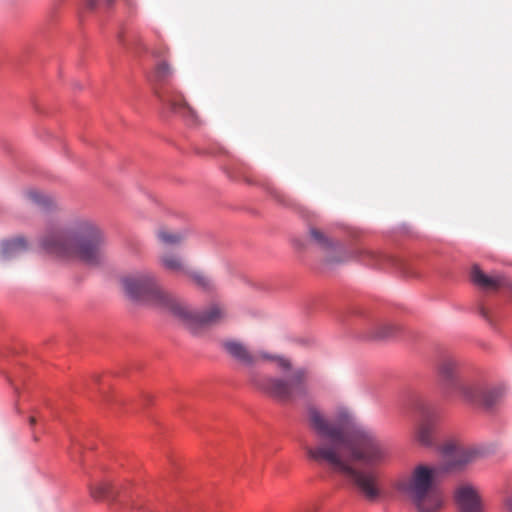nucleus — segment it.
Returning <instances> with one entry per match:
<instances>
[{"instance_id": "412c9836", "label": "nucleus", "mask_w": 512, "mask_h": 512, "mask_svg": "<svg viewBox=\"0 0 512 512\" xmlns=\"http://www.w3.org/2000/svg\"><path fill=\"white\" fill-rule=\"evenodd\" d=\"M173 70L171 66L165 62H160L155 69V77L158 81H164L167 77L171 76Z\"/></svg>"}, {"instance_id": "7ed1b4c3", "label": "nucleus", "mask_w": 512, "mask_h": 512, "mask_svg": "<svg viewBox=\"0 0 512 512\" xmlns=\"http://www.w3.org/2000/svg\"><path fill=\"white\" fill-rule=\"evenodd\" d=\"M38 248L46 253L99 256L108 252L104 229L95 220L75 216L66 223L49 222L37 237Z\"/></svg>"}, {"instance_id": "f3484780", "label": "nucleus", "mask_w": 512, "mask_h": 512, "mask_svg": "<svg viewBox=\"0 0 512 512\" xmlns=\"http://www.w3.org/2000/svg\"><path fill=\"white\" fill-rule=\"evenodd\" d=\"M369 260L366 265L381 270L403 269L406 266L404 258H369Z\"/></svg>"}, {"instance_id": "f8f14e48", "label": "nucleus", "mask_w": 512, "mask_h": 512, "mask_svg": "<svg viewBox=\"0 0 512 512\" xmlns=\"http://www.w3.org/2000/svg\"><path fill=\"white\" fill-rule=\"evenodd\" d=\"M162 266L172 272L189 277L196 285L208 289L210 279L202 272L192 269L188 264L181 261V258H164Z\"/></svg>"}, {"instance_id": "a211bd4d", "label": "nucleus", "mask_w": 512, "mask_h": 512, "mask_svg": "<svg viewBox=\"0 0 512 512\" xmlns=\"http://www.w3.org/2000/svg\"><path fill=\"white\" fill-rule=\"evenodd\" d=\"M91 496L98 501H112L116 498V493L109 483H97L90 487Z\"/></svg>"}, {"instance_id": "393cba45", "label": "nucleus", "mask_w": 512, "mask_h": 512, "mask_svg": "<svg viewBox=\"0 0 512 512\" xmlns=\"http://www.w3.org/2000/svg\"><path fill=\"white\" fill-rule=\"evenodd\" d=\"M479 314H480V315H481L485 320H487V321H489V322L491 321V320H490V316H489V312H488V310H487L485 307H483V306L479 307Z\"/></svg>"}, {"instance_id": "9b49d317", "label": "nucleus", "mask_w": 512, "mask_h": 512, "mask_svg": "<svg viewBox=\"0 0 512 512\" xmlns=\"http://www.w3.org/2000/svg\"><path fill=\"white\" fill-rule=\"evenodd\" d=\"M454 498L459 506V512H483V503L478 489L470 483L458 485Z\"/></svg>"}, {"instance_id": "5701e85b", "label": "nucleus", "mask_w": 512, "mask_h": 512, "mask_svg": "<svg viewBox=\"0 0 512 512\" xmlns=\"http://www.w3.org/2000/svg\"><path fill=\"white\" fill-rule=\"evenodd\" d=\"M113 0H86V5L89 9H95L99 5L103 4L106 7H110Z\"/></svg>"}, {"instance_id": "4468645a", "label": "nucleus", "mask_w": 512, "mask_h": 512, "mask_svg": "<svg viewBox=\"0 0 512 512\" xmlns=\"http://www.w3.org/2000/svg\"><path fill=\"white\" fill-rule=\"evenodd\" d=\"M401 325L393 320L378 319L369 324L366 335L371 339L384 340L396 336Z\"/></svg>"}, {"instance_id": "0eeeda50", "label": "nucleus", "mask_w": 512, "mask_h": 512, "mask_svg": "<svg viewBox=\"0 0 512 512\" xmlns=\"http://www.w3.org/2000/svg\"><path fill=\"white\" fill-rule=\"evenodd\" d=\"M221 347L232 359L246 367H252L260 359H272L267 354L252 352L244 343L236 339L222 341ZM273 360L283 371H290L292 368L291 362L287 358L273 357Z\"/></svg>"}, {"instance_id": "1a4fd4ad", "label": "nucleus", "mask_w": 512, "mask_h": 512, "mask_svg": "<svg viewBox=\"0 0 512 512\" xmlns=\"http://www.w3.org/2000/svg\"><path fill=\"white\" fill-rule=\"evenodd\" d=\"M444 454L450 468H460L480 459L484 450L475 445L450 443L445 446Z\"/></svg>"}, {"instance_id": "9d476101", "label": "nucleus", "mask_w": 512, "mask_h": 512, "mask_svg": "<svg viewBox=\"0 0 512 512\" xmlns=\"http://www.w3.org/2000/svg\"><path fill=\"white\" fill-rule=\"evenodd\" d=\"M155 95L159 101L168 106L173 113L183 117H189L192 120L196 119V112L180 93L171 91L164 86H159L155 88Z\"/></svg>"}, {"instance_id": "ddd939ff", "label": "nucleus", "mask_w": 512, "mask_h": 512, "mask_svg": "<svg viewBox=\"0 0 512 512\" xmlns=\"http://www.w3.org/2000/svg\"><path fill=\"white\" fill-rule=\"evenodd\" d=\"M190 233V229L187 227L181 229H174L168 224H159L154 231L156 240L168 247L178 246L184 242Z\"/></svg>"}, {"instance_id": "6ab92c4d", "label": "nucleus", "mask_w": 512, "mask_h": 512, "mask_svg": "<svg viewBox=\"0 0 512 512\" xmlns=\"http://www.w3.org/2000/svg\"><path fill=\"white\" fill-rule=\"evenodd\" d=\"M25 195L30 201L45 209H52L55 207V202L49 195H46L36 189L28 190Z\"/></svg>"}, {"instance_id": "cd10ccee", "label": "nucleus", "mask_w": 512, "mask_h": 512, "mask_svg": "<svg viewBox=\"0 0 512 512\" xmlns=\"http://www.w3.org/2000/svg\"><path fill=\"white\" fill-rule=\"evenodd\" d=\"M441 509H433V510H429L428 512H440Z\"/></svg>"}, {"instance_id": "39448f33", "label": "nucleus", "mask_w": 512, "mask_h": 512, "mask_svg": "<svg viewBox=\"0 0 512 512\" xmlns=\"http://www.w3.org/2000/svg\"><path fill=\"white\" fill-rule=\"evenodd\" d=\"M439 472V467L421 464L414 468L410 478L403 484L402 489L409 495L418 512L443 508L444 497L435 488Z\"/></svg>"}, {"instance_id": "bb28decb", "label": "nucleus", "mask_w": 512, "mask_h": 512, "mask_svg": "<svg viewBox=\"0 0 512 512\" xmlns=\"http://www.w3.org/2000/svg\"><path fill=\"white\" fill-rule=\"evenodd\" d=\"M36 418L34 416H30L29 417V423L31 426L35 425L36 424Z\"/></svg>"}, {"instance_id": "423d86ee", "label": "nucleus", "mask_w": 512, "mask_h": 512, "mask_svg": "<svg viewBox=\"0 0 512 512\" xmlns=\"http://www.w3.org/2000/svg\"><path fill=\"white\" fill-rule=\"evenodd\" d=\"M251 382L270 397L290 402L308 395V372L303 368L292 370L286 378L250 376Z\"/></svg>"}, {"instance_id": "f257e3e1", "label": "nucleus", "mask_w": 512, "mask_h": 512, "mask_svg": "<svg viewBox=\"0 0 512 512\" xmlns=\"http://www.w3.org/2000/svg\"><path fill=\"white\" fill-rule=\"evenodd\" d=\"M307 425L315 440L313 445L304 447L307 457L343 477L368 500H375L380 494L376 475L357 468L355 463L384 466L391 459L389 446L372 429L357 422L345 407L328 418L318 407L309 406Z\"/></svg>"}, {"instance_id": "b1692460", "label": "nucleus", "mask_w": 512, "mask_h": 512, "mask_svg": "<svg viewBox=\"0 0 512 512\" xmlns=\"http://www.w3.org/2000/svg\"><path fill=\"white\" fill-rule=\"evenodd\" d=\"M80 259L83 260L84 265L89 268H95V267H98L101 265V258L89 257V258H80Z\"/></svg>"}, {"instance_id": "a878e982", "label": "nucleus", "mask_w": 512, "mask_h": 512, "mask_svg": "<svg viewBox=\"0 0 512 512\" xmlns=\"http://www.w3.org/2000/svg\"><path fill=\"white\" fill-rule=\"evenodd\" d=\"M505 508L508 512H512V495L506 498Z\"/></svg>"}, {"instance_id": "4be33fe9", "label": "nucleus", "mask_w": 512, "mask_h": 512, "mask_svg": "<svg viewBox=\"0 0 512 512\" xmlns=\"http://www.w3.org/2000/svg\"><path fill=\"white\" fill-rule=\"evenodd\" d=\"M345 258H323V262L321 263V266L325 270H330L335 268L338 265L344 264Z\"/></svg>"}, {"instance_id": "6e6552de", "label": "nucleus", "mask_w": 512, "mask_h": 512, "mask_svg": "<svg viewBox=\"0 0 512 512\" xmlns=\"http://www.w3.org/2000/svg\"><path fill=\"white\" fill-rule=\"evenodd\" d=\"M469 280L474 286L486 292H496L504 288L512 291V280L506 274L498 271L487 273L478 264L470 268Z\"/></svg>"}, {"instance_id": "2eb2a0df", "label": "nucleus", "mask_w": 512, "mask_h": 512, "mask_svg": "<svg viewBox=\"0 0 512 512\" xmlns=\"http://www.w3.org/2000/svg\"><path fill=\"white\" fill-rule=\"evenodd\" d=\"M30 247L29 240L23 235L5 239L0 243L1 253L4 255H12L26 252Z\"/></svg>"}, {"instance_id": "20e7f679", "label": "nucleus", "mask_w": 512, "mask_h": 512, "mask_svg": "<svg viewBox=\"0 0 512 512\" xmlns=\"http://www.w3.org/2000/svg\"><path fill=\"white\" fill-rule=\"evenodd\" d=\"M437 382L446 399L459 398L485 409L497 406L503 398L501 387H486L469 380L462 371L461 363L452 357L444 358L438 364Z\"/></svg>"}, {"instance_id": "f03ea898", "label": "nucleus", "mask_w": 512, "mask_h": 512, "mask_svg": "<svg viewBox=\"0 0 512 512\" xmlns=\"http://www.w3.org/2000/svg\"><path fill=\"white\" fill-rule=\"evenodd\" d=\"M121 283L125 293L134 300H141L171 313L189 331L197 335L204 328L224 323L229 313L225 305L213 302L202 312L162 289L148 273L123 276Z\"/></svg>"}, {"instance_id": "dca6fc26", "label": "nucleus", "mask_w": 512, "mask_h": 512, "mask_svg": "<svg viewBox=\"0 0 512 512\" xmlns=\"http://www.w3.org/2000/svg\"><path fill=\"white\" fill-rule=\"evenodd\" d=\"M435 423L430 417L425 416L418 425L416 439L423 446L433 444Z\"/></svg>"}, {"instance_id": "aec40b11", "label": "nucleus", "mask_w": 512, "mask_h": 512, "mask_svg": "<svg viewBox=\"0 0 512 512\" xmlns=\"http://www.w3.org/2000/svg\"><path fill=\"white\" fill-rule=\"evenodd\" d=\"M309 234L311 238L321 247L333 248L335 246V242L331 238H329L324 232L317 228H310Z\"/></svg>"}]
</instances>
